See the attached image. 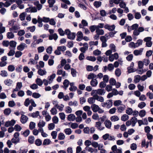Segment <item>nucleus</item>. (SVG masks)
I'll return each instance as SVG.
<instances>
[{
    "label": "nucleus",
    "mask_w": 153,
    "mask_h": 153,
    "mask_svg": "<svg viewBox=\"0 0 153 153\" xmlns=\"http://www.w3.org/2000/svg\"><path fill=\"white\" fill-rule=\"evenodd\" d=\"M30 103V100L29 98H27L25 99L24 102V104L25 106L26 107L28 106Z\"/></svg>",
    "instance_id": "603ef678"
},
{
    "label": "nucleus",
    "mask_w": 153,
    "mask_h": 153,
    "mask_svg": "<svg viewBox=\"0 0 153 153\" xmlns=\"http://www.w3.org/2000/svg\"><path fill=\"white\" fill-rule=\"evenodd\" d=\"M110 119L112 121L115 122L119 120V118L117 116L114 115L111 117Z\"/></svg>",
    "instance_id": "72a5a7b5"
},
{
    "label": "nucleus",
    "mask_w": 153,
    "mask_h": 153,
    "mask_svg": "<svg viewBox=\"0 0 153 153\" xmlns=\"http://www.w3.org/2000/svg\"><path fill=\"white\" fill-rule=\"evenodd\" d=\"M110 48L113 52H115L116 51V46L114 44L112 43L110 45Z\"/></svg>",
    "instance_id": "c9c22d12"
},
{
    "label": "nucleus",
    "mask_w": 153,
    "mask_h": 153,
    "mask_svg": "<svg viewBox=\"0 0 153 153\" xmlns=\"http://www.w3.org/2000/svg\"><path fill=\"white\" fill-rule=\"evenodd\" d=\"M7 36L8 39L13 38L14 36V34L11 32H8L7 34Z\"/></svg>",
    "instance_id": "a18cd8bd"
},
{
    "label": "nucleus",
    "mask_w": 153,
    "mask_h": 153,
    "mask_svg": "<svg viewBox=\"0 0 153 153\" xmlns=\"http://www.w3.org/2000/svg\"><path fill=\"white\" fill-rule=\"evenodd\" d=\"M113 102L112 100H108L106 102V107L110 108L112 105Z\"/></svg>",
    "instance_id": "0eeeda50"
},
{
    "label": "nucleus",
    "mask_w": 153,
    "mask_h": 153,
    "mask_svg": "<svg viewBox=\"0 0 153 153\" xmlns=\"http://www.w3.org/2000/svg\"><path fill=\"white\" fill-rule=\"evenodd\" d=\"M109 83L112 85H114L116 84V81L113 78H111L109 80Z\"/></svg>",
    "instance_id": "864d4df0"
},
{
    "label": "nucleus",
    "mask_w": 153,
    "mask_h": 153,
    "mask_svg": "<svg viewBox=\"0 0 153 153\" xmlns=\"http://www.w3.org/2000/svg\"><path fill=\"white\" fill-rule=\"evenodd\" d=\"M11 110L9 108H6L4 111V113L6 115H9L11 112Z\"/></svg>",
    "instance_id": "dca6fc26"
},
{
    "label": "nucleus",
    "mask_w": 153,
    "mask_h": 153,
    "mask_svg": "<svg viewBox=\"0 0 153 153\" xmlns=\"http://www.w3.org/2000/svg\"><path fill=\"white\" fill-rule=\"evenodd\" d=\"M30 133L29 130L27 129L24 131L22 134L25 137H26Z\"/></svg>",
    "instance_id": "bf43d9fd"
},
{
    "label": "nucleus",
    "mask_w": 153,
    "mask_h": 153,
    "mask_svg": "<svg viewBox=\"0 0 153 153\" xmlns=\"http://www.w3.org/2000/svg\"><path fill=\"white\" fill-rule=\"evenodd\" d=\"M86 59L87 60L92 61L94 62L96 60V58L94 56H87L86 57Z\"/></svg>",
    "instance_id": "473e14b6"
},
{
    "label": "nucleus",
    "mask_w": 153,
    "mask_h": 153,
    "mask_svg": "<svg viewBox=\"0 0 153 153\" xmlns=\"http://www.w3.org/2000/svg\"><path fill=\"white\" fill-rule=\"evenodd\" d=\"M14 128L15 131H20L22 129V127L20 126L18 124H16Z\"/></svg>",
    "instance_id": "4c0bfd02"
},
{
    "label": "nucleus",
    "mask_w": 153,
    "mask_h": 153,
    "mask_svg": "<svg viewBox=\"0 0 153 153\" xmlns=\"http://www.w3.org/2000/svg\"><path fill=\"white\" fill-rule=\"evenodd\" d=\"M101 5V2L100 1H95L94 3V5L96 8L100 7Z\"/></svg>",
    "instance_id": "c85d7f7f"
},
{
    "label": "nucleus",
    "mask_w": 153,
    "mask_h": 153,
    "mask_svg": "<svg viewBox=\"0 0 153 153\" xmlns=\"http://www.w3.org/2000/svg\"><path fill=\"white\" fill-rule=\"evenodd\" d=\"M58 38V35L56 33H54L52 35H49V39L50 40H52L53 39L56 40Z\"/></svg>",
    "instance_id": "6e6552de"
},
{
    "label": "nucleus",
    "mask_w": 153,
    "mask_h": 153,
    "mask_svg": "<svg viewBox=\"0 0 153 153\" xmlns=\"http://www.w3.org/2000/svg\"><path fill=\"white\" fill-rule=\"evenodd\" d=\"M103 78V81L101 82L100 84V87L101 88H103L105 87V77H97L100 79Z\"/></svg>",
    "instance_id": "39448f33"
},
{
    "label": "nucleus",
    "mask_w": 153,
    "mask_h": 153,
    "mask_svg": "<svg viewBox=\"0 0 153 153\" xmlns=\"http://www.w3.org/2000/svg\"><path fill=\"white\" fill-rule=\"evenodd\" d=\"M139 25L138 24L136 23L134 24L131 26L132 30H137L138 27Z\"/></svg>",
    "instance_id": "0e129e2a"
},
{
    "label": "nucleus",
    "mask_w": 153,
    "mask_h": 153,
    "mask_svg": "<svg viewBox=\"0 0 153 153\" xmlns=\"http://www.w3.org/2000/svg\"><path fill=\"white\" fill-rule=\"evenodd\" d=\"M141 17V15L139 12H137L134 14V18L137 19H139Z\"/></svg>",
    "instance_id": "de8ad7c7"
},
{
    "label": "nucleus",
    "mask_w": 153,
    "mask_h": 153,
    "mask_svg": "<svg viewBox=\"0 0 153 153\" xmlns=\"http://www.w3.org/2000/svg\"><path fill=\"white\" fill-rule=\"evenodd\" d=\"M76 37V33L74 32H72L69 35L67 36V38L73 40Z\"/></svg>",
    "instance_id": "4468645a"
},
{
    "label": "nucleus",
    "mask_w": 153,
    "mask_h": 153,
    "mask_svg": "<svg viewBox=\"0 0 153 153\" xmlns=\"http://www.w3.org/2000/svg\"><path fill=\"white\" fill-rule=\"evenodd\" d=\"M26 14V13L25 12H23L20 14L19 17L21 21H22L25 19Z\"/></svg>",
    "instance_id": "a211bd4d"
},
{
    "label": "nucleus",
    "mask_w": 153,
    "mask_h": 153,
    "mask_svg": "<svg viewBox=\"0 0 153 153\" xmlns=\"http://www.w3.org/2000/svg\"><path fill=\"white\" fill-rule=\"evenodd\" d=\"M100 40L102 42V47H105V35L101 36Z\"/></svg>",
    "instance_id": "ddd939ff"
},
{
    "label": "nucleus",
    "mask_w": 153,
    "mask_h": 153,
    "mask_svg": "<svg viewBox=\"0 0 153 153\" xmlns=\"http://www.w3.org/2000/svg\"><path fill=\"white\" fill-rule=\"evenodd\" d=\"M38 116H39V112L38 111H36L35 113L33 112L31 114H28L29 116L32 117L33 118L37 117Z\"/></svg>",
    "instance_id": "f8f14e48"
},
{
    "label": "nucleus",
    "mask_w": 153,
    "mask_h": 153,
    "mask_svg": "<svg viewBox=\"0 0 153 153\" xmlns=\"http://www.w3.org/2000/svg\"><path fill=\"white\" fill-rule=\"evenodd\" d=\"M125 39L126 41L127 42H131L132 40V39L131 36L128 35L126 36Z\"/></svg>",
    "instance_id": "774afa93"
},
{
    "label": "nucleus",
    "mask_w": 153,
    "mask_h": 153,
    "mask_svg": "<svg viewBox=\"0 0 153 153\" xmlns=\"http://www.w3.org/2000/svg\"><path fill=\"white\" fill-rule=\"evenodd\" d=\"M93 111L94 112H97L99 109V107L98 105H96V104H93L91 107Z\"/></svg>",
    "instance_id": "423d86ee"
},
{
    "label": "nucleus",
    "mask_w": 153,
    "mask_h": 153,
    "mask_svg": "<svg viewBox=\"0 0 153 153\" xmlns=\"http://www.w3.org/2000/svg\"><path fill=\"white\" fill-rule=\"evenodd\" d=\"M36 82L37 84V85H38L39 86H42L43 83V81H42L40 78H38L36 80Z\"/></svg>",
    "instance_id": "412c9836"
},
{
    "label": "nucleus",
    "mask_w": 153,
    "mask_h": 153,
    "mask_svg": "<svg viewBox=\"0 0 153 153\" xmlns=\"http://www.w3.org/2000/svg\"><path fill=\"white\" fill-rule=\"evenodd\" d=\"M16 104L14 101L13 100L10 101L8 102V106L10 107H13Z\"/></svg>",
    "instance_id": "680f3d73"
},
{
    "label": "nucleus",
    "mask_w": 153,
    "mask_h": 153,
    "mask_svg": "<svg viewBox=\"0 0 153 153\" xmlns=\"http://www.w3.org/2000/svg\"><path fill=\"white\" fill-rule=\"evenodd\" d=\"M58 118L56 116H54L52 118V121L54 124H57L58 123Z\"/></svg>",
    "instance_id": "8fccbe9b"
},
{
    "label": "nucleus",
    "mask_w": 153,
    "mask_h": 153,
    "mask_svg": "<svg viewBox=\"0 0 153 153\" xmlns=\"http://www.w3.org/2000/svg\"><path fill=\"white\" fill-rule=\"evenodd\" d=\"M13 81L10 79H7L4 81V83L6 85L8 86H10L12 84Z\"/></svg>",
    "instance_id": "4be33fe9"
},
{
    "label": "nucleus",
    "mask_w": 153,
    "mask_h": 153,
    "mask_svg": "<svg viewBox=\"0 0 153 153\" xmlns=\"http://www.w3.org/2000/svg\"><path fill=\"white\" fill-rule=\"evenodd\" d=\"M97 29L96 30V33L98 35H102L104 33V30L102 29H100V26H97Z\"/></svg>",
    "instance_id": "1a4fd4ad"
},
{
    "label": "nucleus",
    "mask_w": 153,
    "mask_h": 153,
    "mask_svg": "<svg viewBox=\"0 0 153 153\" xmlns=\"http://www.w3.org/2000/svg\"><path fill=\"white\" fill-rule=\"evenodd\" d=\"M129 118V116L126 114H123L121 117V120L122 121H126Z\"/></svg>",
    "instance_id": "c756f323"
},
{
    "label": "nucleus",
    "mask_w": 153,
    "mask_h": 153,
    "mask_svg": "<svg viewBox=\"0 0 153 153\" xmlns=\"http://www.w3.org/2000/svg\"><path fill=\"white\" fill-rule=\"evenodd\" d=\"M37 73L38 74L41 76H42L46 74L47 72L45 71V70H43L41 68L39 69L38 70Z\"/></svg>",
    "instance_id": "9d476101"
},
{
    "label": "nucleus",
    "mask_w": 153,
    "mask_h": 153,
    "mask_svg": "<svg viewBox=\"0 0 153 153\" xmlns=\"http://www.w3.org/2000/svg\"><path fill=\"white\" fill-rule=\"evenodd\" d=\"M45 123L42 120H40L39 121V123L38 124V127L40 128L41 129L39 128L38 129V131H39L41 132H44V131L43 129L42 128V127L45 126Z\"/></svg>",
    "instance_id": "f03ea898"
},
{
    "label": "nucleus",
    "mask_w": 153,
    "mask_h": 153,
    "mask_svg": "<svg viewBox=\"0 0 153 153\" xmlns=\"http://www.w3.org/2000/svg\"><path fill=\"white\" fill-rule=\"evenodd\" d=\"M65 136L64 134L62 132L59 133L58 136V138L59 140H63L65 139Z\"/></svg>",
    "instance_id": "cd10ccee"
},
{
    "label": "nucleus",
    "mask_w": 153,
    "mask_h": 153,
    "mask_svg": "<svg viewBox=\"0 0 153 153\" xmlns=\"http://www.w3.org/2000/svg\"><path fill=\"white\" fill-rule=\"evenodd\" d=\"M22 53L20 51H17L15 54V56L17 58H19L22 56Z\"/></svg>",
    "instance_id": "69168bd1"
},
{
    "label": "nucleus",
    "mask_w": 153,
    "mask_h": 153,
    "mask_svg": "<svg viewBox=\"0 0 153 153\" xmlns=\"http://www.w3.org/2000/svg\"><path fill=\"white\" fill-rule=\"evenodd\" d=\"M51 141L49 139H46L44 140L43 145H48L51 143Z\"/></svg>",
    "instance_id": "2f4dec72"
},
{
    "label": "nucleus",
    "mask_w": 153,
    "mask_h": 153,
    "mask_svg": "<svg viewBox=\"0 0 153 153\" xmlns=\"http://www.w3.org/2000/svg\"><path fill=\"white\" fill-rule=\"evenodd\" d=\"M76 119L75 115L73 114H69L67 117L68 120L69 121H74Z\"/></svg>",
    "instance_id": "9b49d317"
},
{
    "label": "nucleus",
    "mask_w": 153,
    "mask_h": 153,
    "mask_svg": "<svg viewBox=\"0 0 153 153\" xmlns=\"http://www.w3.org/2000/svg\"><path fill=\"white\" fill-rule=\"evenodd\" d=\"M59 115L60 118L62 120L65 119V115L63 112H61L59 113Z\"/></svg>",
    "instance_id": "6e6d98bb"
},
{
    "label": "nucleus",
    "mask_w": 153,
    "mask_h": 153,
    "mask_svg": "<svg viewBox=\"0 0 153 153\" xmlns=\"http://www.w3.org/2000/svg\"><path fill=\"white\" fill-rule=\"evenodd\" d=\"M127 69L128 73H133L136 71V69H134L133 68H131L130 67H127Z\"/></svg>",
    "instance_id": "09e8293b"
},
{
    "label": "nucleus",
    "mask_w": 153,
    "mask_h": 153,
    "mask_svg": "<svg viewBox=\"0 0 153 153\" xmlns=\"http://www.w3.org/2000/svg\"><path fill=\"white\" fill-rule=\"evenodd\" d=\"M10 46L12 48H15L16 45V42L14 41H11L9 42Z\"/></svg>",
    "instance_id": "e433bc0d"
},
{
    "label": "nucleus",
    "mask_w": 153,
    "mask_h": 153,
    "mask_svg": "<svg viewBox=\"0 0 153 153\" xmlns=\"http://www.w3.org/2000/svg\"><path fill=\"white\" fill-rule=\"evenodd\" d=\"M97 90V93L99 95H102L103 93L104 94L105 93V91H104V89H99Z\"/></svg>",
    "instance_id": "5fc2aeb1"
},
{
    "label": "nucleus",
    "mask_w": 153,
    "mask_h": 153,
    "mask_svg": "<svg viewBox=\"0 0 153 153\" xmlns=\"http://www.w3.org/2000/svg\"><path fill=\"white\" fill-rule=\"evenodd\" d=\"M57 74L58 75L62 74V76H65V75L67 76V75L65 74V71H63L62 70H58L57 72Z\"/></svg>",
    "instance_id": "2eb2a0df"
},
{
    "label": "nucleus",
    "mask_w": 153,
    "mask_h": 153,
    "mask_svg": "<svg viewBox=\"0 0 153 153\" xmlns=\"http://www.w3.org/2000/svg\"><path fill=\"white\" fill-rule=\"evenodd\" d=\"M126 6V3L123 1V0L122 1H121L119 4V6L121 8H125Z\"/></svg>",
    "instance_id": "e2e57ef3"
},
{
    "label": "nucleus",
    "mask_w": 153,
    "mask_h": 153,
    "mask_svg": "<svg viewBox=\"0 0 153 153\" xmlns=\"http://www.w3.org/2000/svg\"><path fill=\"white\" fill-rule=\"evenodd\" d=\"M48 3L49 4V7H53V4L56 2L55 0H48Z\"/></svg>",
    "instance_id": "f3484780"
},
{
    "label": "nucleus",
    "mask_w": 153,
    "mask_h": 153,
    "mask_svg": "<svg viewBox=\"0 0 153 153\" xmlns=\"http://www.w3.org/2000/svg\"><path fill=\"white\" fill-rule=\"evenodd\" d=\"M35 126L36 124L34 122H30L29 126L30 129L33 130L35 128Z\"/></svg>",
    "instance_id": "f704fd0d"
},
{
    "label": "nucleus",
    "mask_w": 153,
    "mask_h": 153,
    "mask_svg": "<svg viewBox=\"0 0 153 153\" xmlns=\"http://www.w3.org/2000/svg\"><path fill=\"white\" fill-rule=\"evenodd\" d=\"M25 112H24V111H21V112H20V114H21V115H22V117L24 116V117H25V119L26 120H25V121L24 122V121L23 122H22V121H21V123L22 124L25 123H26L27 122V121L28 120V117L26 115H24V114H25Z\"/></svg>",
    "instance_id": "b1692460"
},
{
    "label": "nucleus",
    "mask_w": 153,
    "mask_h": 153,
    "mask_svg": "<svg viewBox=\"0 0 153 153\" xmlns=\"http://www.w3.org/2000/svg\"><path fill=\"white\" fill-rule=\"evenodd\" d=\"M26 45L24 43H21L17 47V49L18 50L22 51L25 48V47H27Z\"/></svg>",
    "instance_id": "7ed1b4c3"
},
{
    "label": "nucleus",
    "mask_w": 153,
    "mask_h": 153,
    "mask_svg": "<svg viewBox=\"0 0 153 153\" xmlns=\"http://www.w3.org/2000/svg\"><path fill=\"white\" fill-rule=\"evenodd\" d=\"M97 26H98V25H94L91 26L90 27L89 29L91 32H93L95 30V29L96 30L97 29Z\"/></svg>",
    "instance_id": "37998d69"
},
{
    "label": "nucleus",
    "mask_w": 153,
    "mask_h": 153,
    "mask_svg": "<svg viewBox=\"0 0 153 153\" xmlns=\"http://www.w3.org/2000/svg\"><path fill=\"white\" fill-rule=\"evenodd\" d=\"M109 135L107 133L106 134V140L108 139L109 140H115V138L114 137V136H110L109 137Z\"/></svg>",
    "instance_id": "a878e982"
},
{
    "label": "nucleus",
    "mask_w": 153,
    "mask_h": 153,
    "mask_svg": "<svg viewBox=\"0 0 153 153\" xmlns=\"http://www.w3.org/2000/svg\"><path fill=\"white\" fill-rule=\"evenodd\" d=\"M94 78H97V77H87L88 79H92L90 82L91 85L93 87H94L97 85V81L96 79H94Z\"/></svg>",
    "instance_id": "f257e3e1"
},
{
    "label": "nucleus",
    "mask_w": 153,
    "mask_h": 153,
    "mask_svg": "<svg viewBox=\"0 0 153 153\" xmlns=\"http://www.w3.org/2000/svg\"><path fill=\"white\" fill-rule=\"evenodd\" d=\"M126 112L127 114L130 115L133 113L132 109L131 108H128L126 110Z\"/></svg>",
    "instance_id": "58836bf2"
},
{
    "label": "nucleus",
    "mask_w": 153,
    "mask_h": 153,
    "mask_svg": "<svg viewBox=\"0 0 153 153\" xmlns=\"http://www.w3.org/2000/svg\"><path fill=\"white\" fill-rule=\"evenodd\" d=\"M48 128L49 130H51L53 129L55 127V125L53 123H50L48 124Z\"/></svg>",
    "instance_id": "052dcab7"
},
{
    "label": "nucleus",
    "mask_w": 153,
    "mask_h": 153,
    "mask_svg": "<svg viewBox=\"0 0 153 153\" xmlns=\"http://www.w3.org/2000/svg\"><path fill=\"white\" fill-rule=\"evenodd\" d=\"M64 131L67 135H70L72 133L71 130L70 128H65L64 130Z\"/></svg>",
    "instance_id": "ea45409f"
},
{
    "label": "nucleus",
    "mask_w": 153,
    "mask_h": 153,
    "mask_svg": "<svg viewBox=\"0 0 153 153\" xmlns=\"http://www.w3.org/2000/svg\"><path fill=\"white\" fill-rule=\"evenodd\" d=\"M114 67L113 64L110 63L108 65L107 68L106 66V70L107 69L110 71H112L114 69Z\"/></svg>",
    "instance_id": "aec40b11"
},
{
    "label": "nucleus",
    "mask_w": 153,
    "mask_h": 153,
    "mask_svg": "<svg viewBox=\"0 0 153 153\" xmlns=\"http://www.w3.org/2000/svg\"><path fill=\"white\" fill-rule=\"evenodd\" d=\"M35 144L37 146H39L42 144V141L39 139H36L35 141Z\"/></svg>",
    "instance_id": "bb28decb"
},
{
    "label": "nucleus",
    "mask_w": 153,
    "mask_h": 153,
    "mask_svg": "<svg viewBox=\"0 0 153 153\" xmlns=\"http://www.w3.org/2000/svg\"><path fill=\"white\" fill-rule=\"evenodd\" d=\"M121 103L122 102L120 100H116L114 101V105L115 106H117L121 105Z\"/></svg>",
    "instance_id": "13d9d810"
},
{
    "label": "nucleus",
    "mask_w": 153,
    "mask_h": 153,
    "mask_svg": "<svg viewBox=\"0 0 153 153\" xmlns=\"http://www.w3.org/2000/svg\"><path fill=\"white\" fill-rule=\"evenodd\" d=\"M101 53L100 51L98 49H97L93 51V54L95 56H98Z\"/></svg>",
    "instance_id": "338daca9"
},
{
    "label": "nucleus",
    "mask_w": 153,
    "mask_h": 153,
    "mask_svg": "<svg viewBox=\"0 0 153 153\" xmlns=\"http://www.w3.org/2000/svg\"><path fill=\"white\" fill-rule=\"evenodd\" d=\"M146 114V112L145 110H142L140 111L139 115L141 117H144Z\"/></svg>",
    "instance_id": "79ce46f5"
},
{
    "label": "nucleus",
    "mask_w": 153,
    "mask_h": 153,
    "mask_svg": "<svg viewBox=\"0 0 153 153\" xmlns=\"http://www.w3.org/2000/svg\"><path fill=\"white\" fill-rule=\"evenodd\" d=\"M115 26L114 24L109 25L108 24H106V29H107L110 31H113L115 29Z\"/></svg>",
    "instance_id": "20e7f679"
},
{
    "label": "nucleus",
    "mask_w": 153,
    "mask_h": 153,
    "mask_svg": "<svg viewBox=\"0 0 153 153\" xmlns=\"http://www.w3.org/2000/svg\"><path fill=\"white\" fill-rule=\"evenodd\" d=\"M34 140V138L33 136H30L29 137L28 141L29 143L31 144L33 143Z\"/></svg>",
    "instance_id": "5701e85b"
},
{
    "label": "nucleus",
    "mask_w": 153,
    "mask_h": 153,
    "mask_svg": "<svg viewBox=\"0 0 153 153\" xmlns=\"http://www.w3.org/2000/svg\"><path fill=\"white\" fill-rule=\"evenodd\" d=\"M146 105V103L144 102H141L138 105V107L141 109L145 107Z\"/></svg>",
    "instance_id": "c03bdc74"
},
{
    "label": "nucleus",
    "mask_w": 153,
    "mask_h": 153,
    "mask_svg": "<svg viewBox=\"0 0 153 153\" xmlns=\"http://www.w3.org/2000/svg\"><path fill=\"white\" fill-rule=\"evenodd\" d=\"M11 142L15 144H16L17 143L19 142L20 139L19 138H18L17 139H16V138H13L11 140Z\"/></svg>",
    "instance_id": "a19ab883"
},
{
    "label": "nucleus",
    "mask_w": 153,
    "mask_h": 153,
    "mask_svg": "<svg viewBox=\"0 0 153 153\" xmlns=\"http://www.w3.org/2000/svg\"><path fill=\"white\" fill-rule=\"evenodd\" d=\"M32 97L35 98H38L41 97V95L39 94V93H37L36 92H34L33 93L32 95Z\"/></svg>",
    "instance_id": "3c124183"
},
{
    "label": "nucleus",
    "mask_w": 153,
    "mask_h": 153,
    "mask_svg": "<svg viewBox=\"0 0 153 153\" xmlns=\"http://www.w3.org/2000/svg\"><path fill=\"white\" fill-rule=\"evenodd\" d=\"M8 70L10 71H13L14 70L15 68L14 66L12 65H10L8 66Z\"/></svg>",
    "instance_id": "4d7b16f0"
},
{
    "label": "nucleus",
    "mask_w": 153,
    "mask_h": 153,
    "mask_svg": "<svg viewBox=\"0 0 153 153\" xmlns=\"http://www.w3.org/2000/svg\"><path fill=\"white\" fill-rule=\"evenodd\" d=\"M121 73V70L119 68H117L115 71V74L117 76H119Z\"/></svg>",
    "instance_id": "393cba45"
},
{
    "label": "nucleus",
    "mask_w": 153,
    "mask_h": 153,
    "mask_svg": "<svg viewBox=\"0 0 153 153\" xmlns=\"http://www.w3.org/2000/svg\"><path fill=\"white\" fill-rule=\"evenodd\" d=\"M111 123L109 120H106V127L108 129H110L111 126Z\"/></svg>",
    "instance_id": "7c9ffc66"
},
{
    "label": "nucleus",
    "mask_w": 153,
    "mask_h": 153,
    "mask_svg": "<svg viewBox=\"0 0 153 153\" xmlns=\"http://www.w3.org/2000/svg\"><path fill=\"white\" fill-rule=\"evenodd\" d=\"M55 107L52 108L50 110L51 114L53 115L56 114L57 113V110Z\"/></svg>",
    "instance_id": "49530a36"
},
{
    "label": "nucleus",
    "mask_w": 153,
    "mask_h": 153,
    "mask_svg": "<svg viewBox=\"0 0 153 153\" xmlns=\"http://www.w3.org/2000/svg\"><path fill=\"white\" fill-rule=\"evenodd\" d=\"M92 146L94 148H97L98 147V149L99 150H100V144H98V143L96 142H93L91 143V144Z\"/></svg>",
    "instance_id": "6ab92c4d"
}]
</instances>
